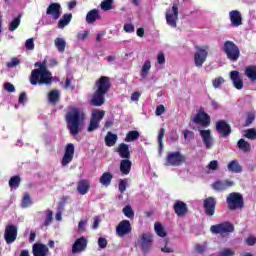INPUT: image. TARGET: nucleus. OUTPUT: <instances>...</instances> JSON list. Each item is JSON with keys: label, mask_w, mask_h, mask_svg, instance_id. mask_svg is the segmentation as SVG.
<instances>
[{"label": "nucleus", "mask_w": 256, "mask_h": 256, "mask_svg": "<svg viewBox=\"0 0 256 256\" xmlns=\"http://www.w3.org/2000/svg\"><path fill=\"white\" fill-rule=\"evenodd\" d=\"M173 209L177 217H185L187 213H189V208L187 207V203L177 200L174 205Z\"/></svg>", "instance_id": "nucleus-19"}, {"label": "nucleus", "mask_w": 256, "mask_h": 256, "mask_svg": "<svg viewBox=\"0 0 256 256\" xmlns=\"http://www.w3.org/2000/svg\"><path fill=\"white\" fill-rule=\"evenodd\" d=\"M151 70V61L146 60L142 66L141 77L145 79L147 75H149V71Z\"/></svg>", "instance_id": "nucleus-43"}, {"label": "nucleus", "mask_w": 256, "mask_h": 256, "mask_svg": "<svg viewBox=\"0 0 256 256\" xmlns=\"http://www.w3.org/2000/svg\"><path fill=\"white\" fill-rule=\"evenodd\" d=\"M211 233L214 235H227V233H233L235 231V226L230 222H223L220 224L212 225L210 227Z\"/></svg>", "instance_id": "nucleus-8"}, {"label": "nucleus", "mask_w": 256, "mask_h": 256, "mask_svg": "<svg viewBox=\"0 0 256 256\" xmlns=\"http://www.w3.org/2000/svg\"><path fill=\"white\" fill-rule=\"evenodd\" d=\"M116 151L118 155L121 157V159H131V151L129 150L128 144H119Z\"/></svg>", "instance_id": "nucleus-25"}, {"label": "nucleus", "mask_w": 256, "mask_h": 256, "mask_svg": "<svg viewBox=\"0 0 256 256\" xmlns=\"http://www.w3.org/2000/svg\"><path fill=\"white\" fill-rule=\"evenodd\" d=\"M111 181H113V174L111 172H104L99 178V183L104 187H109Z\"/></svg>", "instance_id": "nucleus-31"}, {"label": "nucleus", "mask_w": 256, "mask_h": 256, "mask_svg": "<svg viewBox=\"0 0 256 256\" xmlns=\"http://www.w3.org/2000/svg\"><path fill=\"white\" fill-rule=\"evenodd\" d=\"M138 243L143 251V253H149L151 246L153 245V235L149 233H144L139 236Z\"/></svg>", "instance_id": "nucleus-13"}, {"label": "nucleus", "mask_w": 256, "mask_h": 256, "mask_svg": "<svg viewBox=\"0 0 256 256\" xmlns=\"http://www.w3.org/2000/svg\"><path fill=\"white\" fill-rule=\"evenodd\" d=\"M101 9L103 11H111V9H113V0H104V1H102Z\"/></svg>", "instance_id": "nucleus-47"}, {"label": "nucleus", "mask_w": 256, "mask_h": 256, "mask_svg": "<svg viewBox=\"0 0 256 256\" xmlns=\"http://www.w3.org/2000/svg\"><path fill=\"white\" fill-rule=\"evenodd\" d=\"M117 139H118L117 134H113V132L111 131L107 132L104 138L106 147H115L117 143Z\"/></svg>", "instance_id": "nucleus-30"}, {"label": "nucleus", "mask_w": 256, "mask_h": 256, "mask_svg": "<svg viewBox=\"0 0 256 256\" xmlns=\"http://www.w3.org/2000/svg\"><path fill=\"white\" fill-rule=\"evenodd\" d=\"M131 231V222L129 220H122L116 227L118 237H125V235H129Z\"/></svg>", "instance_id": "nucleus-16"}, {"label": "nucleus", "mask_w": 256, "mask_h": 256, "mask_svg": "<svg viewBox=\"0 0 256 256\" xmlns=\"http://www.w3.org/2000/svg\"><path fill=\"white\" fill-rule=\"evenodd\" d=\"M229 211H237V209H243L245 207V201L243 195L237 192H232L226 199Z\"/></svg>", "instance_id": "nucleus-6"}, {"label": "nucleus", "mask_w": 256, "mask_h": 256, "mask_svg": "<svg viewBox=\"0 0 256 256\" xmlns=\"http://www.w3.org/2000/svg\"><path fill=\"white\" fill-rule=\"evenodd\" d=\"M131 167H133V162L129 158H124L120 161V172L122 175H129L131 173Z\"/></svg>", "instance_id": "nucleus-27"}, {"label": "nucleus", "mask_w": 256, "mask_h": 256, "mask_svg": "<svg viewBox=\"0 0 256 256\" xmlns=\"http://www.w3.org/2000/svg\"><path fill=\"white\" fill-rule=\"evenodd\" d=\"M222 51L225 53L227 59L232 61V63L239 61V58L241 57V50L239 49V46L231 40L224 42Z\"/></svg>", "instance_id": "nucleus-4"}, {"label": "nucleus", "mask_w": 256, "mask_h": 256, "mask_svg": "<svg viewBox=\"0 0 256 256\" xmlns=\"http://www.w3.org/2000/svg\"><path fill=\"white\" fill-rule=\"evenodd\" d=\"M216 207H217V200L214 197L209 196L208 198H205L203 200V209L207 217H213V215H215Z\"/></svg>", "instance_id": "nucleus-11"}, {"label": "nucleus", "mask_w": 256, "mask_h": 256, "mask_svg": "<svg viewBox=\"0 0 256 256\" xmlns=\"http://www.w3.org/2000/svg\"><path fill=\"white\" fill-rule=\"evenodd\" d=\"M139 137H141V133H139V131L137 130H132L126 134L124 141L126 143H133V141H137Z\"/></svg>", "instance_id": "nucleus-34"}, {"label": "nucleus", "mask_w": 256, "mask_h": 256, "mask_svg": "<svg viewBox=\"0 0 256 256\" xmlns=\"http://www.w3.org/2000/svg\"><path fill=\"white\" fill-rule=\"evenodd\" d=\"M209 169H211L212 171H217V169L219 168V162L217 160H212L209 165H208Z\"/></svg>", "instance_id": "nucleus-60"}, {"label": "nucleus", "mask_w": 256, "mask_h": 256, "mask_svg": "<svg viewBox=\"0 0 256 256\" xmlns=\"http://www.w3.org/2000/svg\"><path fill=\"white\" fill-rule=\"evenodd\" d=\"M246 243H247V245L252 247V245H255V243H256V237H253V236L248 237L246 239Z\"/></svg>", "instance_id": "nucleus-64"}, {"label": "nucleus", "mask_w": 256, "mask_h": 256, "mask_svg": "<svg viewBox=\"0 0 256 256\" xmlns=\"http://www.w3.org/2000/svg\"><path fill=\"white\" fill-rule=\"evenodd\" d=\"M98 246L100 247V249H105V247H107V239L100 237L98 239Z\"/></svg>", "instance_id": "nucleus-62"}, {"label": "nucleus", "mask_w": 256, "mask_h": 256, "mask_svg": "<svg viewBox=\"0 0 256 256\" xmlns=\"http://www.w3.org/2000/svg\"><path fill=\"white\" fill-rule=\"evenodd\" d=\"M184 163H187V156L175 151L167 153L164 165L165 167H181Z\"/></svg>", "instance_id": "nucleus-5"}, {"label": "nucleus", "mask_w": 256, "mask_h": 256, "mask_svg": "<svg viewBox=\"0 0 256 256\" xmlns=\"http://www.w3.org/2000/svg\"><path fill=\"white\" fill-rule=\"evenodd\" d=\"M122 211L125 217L128 219H133V217H135V212L133 211V207H131V205L125 206Z\"/></svg>", "instance_id": "nucleus-46"}, {"label": "nucleus", "mask_w": 256, "mask_h": 256, "mask_svg": "<svg viewBox=\"0 0 256 256\" xmlns=\"http://www.w3.org/2000/svg\"><path fill=\"white\" fill-rule=\"evenodd\" d=\"M103 117H105V110H93L87 131L91 133V131L99 129V123H101Z\"/></svg>", "instance_id": "nucleus-9"}, {"label": "nucleus", "mask_w": 256, "mask_h": 256, "mask_svg": "<svg viewBox=\"0 0 256 256\" xmlns=\"http://www.w3.org/2000/svg\"><path fill=\"white\" fill-rule=\"evenodd\" d=\"M96 91L92 94L90 105L93 107H101L105 105V95L109 93L111 89V78L109 76H101L96 82Z\"/></svg>", "instance_id": "nucleus-3"}, {"label": "nucleus", "mask_w": 256, "mask_h": 256, "mask_svg": "<svg viewBox=\"0 0 256 256\" xmlns=\"http://www.w3.org/2000/svg\"><path fill=\"white\" fill-rule=\"evenodd\" d=\"M60 94L59 90H51L48 93V100L52 105H57L59 103Z\"/></svg>", "instance_id": "nucleus-35"}, {"label": "nucleus", "mask_w": 256, "mask_h": 256, "mask_svg": "<svg viewBox=\"0 0 256 256\" xmlns=\"http://www.w3.org/2000/svg\"><path fill=\"white\" fill-rule=\"evenodd\" d=\"M33 205V200H31V195L28 192H25L22 197L21 207L27 209Z\"/></svg>", "instance_id": "nucleus-37"}, {"label": "nucleus", "mask_w": 256, "mask_h": 256, "mask_svg": "<svg viewBox=\"0 0 256 256\" xmlns=\"http://www.w3.org/2000/svg\"><path fill=\"white\" fill-rule=\"evenodd\" d=\"M245 75L251 81H256V66H248V67H246Z\"/></svg>", "instance_id": "nucleus-41"}, {"label": "nucleus", "mask_w": 256, "mask_h": 256, "mask_svg": "<svg viewBox=\"0 0 256 256\" xmlns=\"http://www.w3.org/2000/svg\"><path fill=\"white\" fill-rule=\"evenodd\" d=\"M4 90L8 93H15V86L9 82L4 84Z\"/></svg>", "instance_id": "nucleus-56"}, {"label": "nucleus", "mask_w": 256, "mask_h": 256, "mask_svg": "<svg viewBox=\"0 0 256 256\" xmlns=\"http://www.w3.org/2000/svg\"><path fill=\"white\" fill-rule=\"evenodd\" d=\"M73 157H75V144L68 143L64 149V156L61 161L62 167H67L73 161Z\"/></svg>", "instance_id": "nucleus-12"}, {"label": "nucleus", "mask_w": 256, "mask_h": 256, "mask_svg": "<svg viewBox=\"0 0 256 256\" xmlns=\"http://www.w3.org/2000/svg\"><path fill=\"white\" fill-rule=\"evenodd\" d=\"M50 223H53V211L46 210V218L41 227H49Z\"/></svg>", "instance_id": "nucleus-45"}, {"label": "nucleus", "mask_w": 256, "mask_h": 256, "mask_svg": "<svg viewBox=\"0 0 256 256\" xmlns=\"http://www.w3.org/2000/svg\"><path fill=\"white\" fill-rule=\"evenodd\" d=\"M67 129L73 137L81 133V126L85 123V112L77 107H72L65 116Z\"/></svg>", "instance_id": "nucleus-2"}, {"label": "nucleus", "mask_w": 256, "mask_h": 256, "mask_svg": "<svg viewBox=\"0 0 256 256\" xmlns=\"http://www.w3.org/2000/svg\"><path fill=\"white\" fill-rule=\"evenodd\" d=\"M87 249V238L80 237L75 240L74 244L72 245V253L75 255L77 253H82Z\"/></svg>", "instance_id": "nucleus-21"}, {"label": "nucleus", "mask_w": 256, "mask_h": 256, "mask_svg": "<svg viewBox=\"0 0 256 256\" xmlns=\"http://www.w3.org/2000/svg\"><path fill=\"white\" fill-rule=\"evenodd\" d=\"M72 19H73V14L71 13L64 14L58 22L59 29H65V27H67V24L71 23Z\"/></svg>", "instance_id": "nucleus-32"}, {"label": "nucleus", "mask_w": 256, "mask_h": 256, "mask_svg": "<svg viewBox=\"0 0 256 256\" xmlns=\"http://www.w3.org/2000/svg\"><path fill=\"white\" fill-rule=\"evenodd\" d=\"M237 147L243 153H249L251 151V144L243 138L238 140Z\"/></svg>", "instance_id": "nucleus-33"}, {"label": "nucleus", "mask_w": 256, "mask_h": 256, "mask_svg": "<svg viewBox=\"0 0 256 256\" xmlns=\"http://www.w3.org/2000/svg\"><path fill=\"white\" fill-rule=\"evenodd\" d=\"M72 79L67 77L64 84V89H71V91H75V86L71 85Z\"/></svg>", "instance_id": "nucleus-58"}, {"label": "nucleus", "mask_w": 256, "mask_h": 256, "mask_svg": "<svg viewBox=\"0 0 256 256\" xmlns=\"http://www.w3.org/2000/svg\"><path fill=\"white\" fill-rule=\"evenodd\" d=\"M165 139V128H160L159 132H158V152L159 155H161V153H163V140Z\"/></svg>", "instance_id": "nucleus-38"}, {"label": "nucleus", "mask_w": 256, "mask_h": 256, "mask_svg": "<svg viewBox=\"0 0 256 256\" xmlns=\"http://www.w3.org/2000/svg\"><path fill=\"white\" fill-rule=\"evenodd\" d=\"M183 135H184V139L186 141H190V139H193V137H194V133L191 130H184Z\"/></svg>", "instance_id": "nucleus-55"}, {"label": "nucleus", "mask_w": 256, "mask_h": 256, "mask_svg": "<svg viewBox=\"0 0 256 256\" xmlns=\"http://www.w3.org/2000/svg\"><path fill=\"white\" fill-rule=\"evenodd\" d=\"M87 37H89V31H84L82 33L77 34V39L79 41H85V39H87Z\"/></svg>", "instance_id": "nucleus-61"}, {"label": "nucleus", "mask_w": 256, "mask_h": 256, "mask_svg": "<svg viewBox=\"0 0 256 256\" xmlns=\"http://www.w3.org/2000/svg\"><path fill=\"white\" fill-rule=\"evenodd\" d=\"M46 15H50L54 21H57L61 17V4L57 2L51 3L46 10Z\"/></svg>", "instance_id": "nucleus-18"}, {"label": "nucleus", "mask_w": 256, "mask_h": 256, "mask_svg": "<svg viewBox=\"0 0 256 256\" xmlns=\"http://www.w3.org/2000/svg\"><path fill=\"white\" fill-rule=\"evenodd\" d=\"M228 171H231V173H241L243 171V168L239 164V161L237 160H232L228 164Z\"/></svg>", "instance_id": "nucleus-36"}, {"label": "nucleus", "mask_w": 256, "mask_h": 256, "mask_svg": "<svg viewBox=\"0 0 256 256\" xmlns=\"http://www.w3.org/2000/svg\"><path fill=\"white\" fill-rule=\"evenodd\" d=\"M223 83H225V79L220 76L213 80L212 85H213L214 89H219V87H221V85H223Z\"/></svg>", "instance_id": "nucleus-48"}, {"label": "nucleus", "mask_w": 256, "mask_h": 256, "mask_svg": "<svg viewBox=\"0 0 256 256\" xmlns=\"http://www.w3.org/2000/svg\"><path fill=\"white\" fill-rule=\"evenodd\" d=\"M216 131L220 137L227 138L231 135V125L226 120H219L216 122Z\"/></svg>", "instance_id": "nucleus-14"}, {"label": "nucleus", "mask_w": 256, "mask_h": 256, "mask_svg": "<svg viewBox=\"0 0 256 256\" xmlns=\"http://www.w3.org/2000/svg\"><path fill=\"white\" fill-rule=\"evenodd\" d=\"M200 137H202V141L206 147V149H211L213 147V137L211 136V130H199Z\"/></svg>", "instance_id": "nucleus-23"}, {"label": "nucleus", "mask_w": 256, "mask_h": 256, "mask_svg": "<svg viewBox=\"0 0 256 256\" xmlns=\"http://www.w3.org/2000/svg\"><path fill=\"white\" fill-rule=\"evenodd\" d=\"M125 33H135V25L133 24H125L124 25Z\"/></svg>", "instance_id": "nucleus-59"}, {"label": "nucleus", "mask_w": 256, "mask_h": 256, "mask_svg": "<svg viewBox=\"0 0 256 256\" xmlns=\"http://www.w3.org/2000/svg\"><path fill=\"white\" fill-rule=\"evenodd\" d=\"M245 137L246 139H256V129L250 128L246 130Z\"/></svg>", "instance_id": "nucleus-49"}, {"label": "nucleus", "mask_w": 256, "mask_h": 256, "mask_svg": "<svg viewBox=\"0 0 256 256\" xmlns=\"http://www.w3.org/2000/svg\"><path fill=\"white\" fill-rule=\"evenodd\" d=\"M163 113H165V106L163 104H160L156 107L155 115H157V117H160V115H163Z\"/></svg>", "instance_id": "nucleus-57"}, {"label": "nucleus", "mask_w": 256, "mask_h": 256, "mask_svg": "<svg viewBox=\"0 0 256 256\" xmlns=\"http://www.w3.org/2000/svg\"><path fill=\"white\" fill-rule=\"evenodd\" d=\"M20 63L21 61L18 60V58L14 57L11 59L10 62L7 63V67L9 68L17 67V65H19Z\"/></svg>", "instance_id": "nucleus-54"}, {"label": "nucleus", "mask_w": 256, "mask_h": 256, "mask_svg": "<svg viewBox=\"0 0 256 256\" xmlns=\"http://www.w3.org/2000/svg\"><path fill=\"white\" fill-rule=\"evenodd\" d=\"M172 12L173 14L166 12V22L167 25H169L170 27H177V19H179V8L177 7V5H173L172 6Z\"/></svg>", "instance_id": "nucleus-17"}, {"label": "nucleus", "mask_w": 256, "mask_h": 256, "mask_svg": "<svg viewBox=\"0 0 256 256\" xmlns=\"http://www.w3.org/2000/svg\"><path fill=\"white\" fill-rule=\"evenodd\" d=\"M101 223V218L99 216L94 217V222L92 225V229H99V224Z\"/></svg>", "instance_id": "nucleus-63"}, {"label": "nucleus", "mask_w": 256, "mask_h": 256, "mask_svg": "<svg viewBox=\"0 0 256 256\" xmlns=\"http://www.w3.org/2000/svg\"><path fill=\"white\" fill-rule=\"evenodd\" d=\"M8 185L11 187V189L19 188V185H21V177L19 175L12 176L8 182Z\"/></svg>", "instance_id": "nucleus-42"}, {"label": "nucleus", "mask_w": 256, "mask_h": 256, "mask_svg": "<svg viewBox=\"0 0 256 256\" xmlns=\"http://www.w3.org/2000/svg\"><path fill=\"white\" fill-rule=\"evenodd\" d=\"M230 78L232 80V83L235 89H238V90L243 89V79L239 77V71H231Z\"/></svg>", "instance_id": "nucleus-26"}, {"label": "nucleus", "mask_w": 256, "mask_h": 256, "mask_svg": "<svg viewBox=\"0 0 256 256\" xmlns=\"http://www.w3.org/2000/svg\"><path fill=\"white\" fill-rule=\"evenodd\" d=\"M97 19H101V15H99V10L92 9L86 14V23L91 25L97 21Z\"/></svg>", "instance_id": "nucleus-29"}, {"label": "nucleus", "mask_w": 256, "mask_h": 256, "mask_svg": "<svg viewBox=\"0 0 256 256\" xmlns=\"http://www.w3.org/2000/svg\"><path fill=\"white\" fill-rule=\"evenodd\" d=\"M229 19L232 27H240V25H243V16L239 10L230 11Z\"/></svg>", "instance_id": "nucleus-20"}, {"label": "nucleus", "mask_w": 256, "mask_h": 256, "mask_svg": "<svg viewBox=\"0 0 256 256\" xmlns=\"http://www.w3.org/2000/svg\"><path fill=\"white\" fill-rule=\"evenodd\" d=\"M21 17L22 15L19 14L18 17L14 18L13 21L10 23L9 31H15L21 25Z\"/></svg>", "instance_id": "nucleus-44"}, {"label": "nucleus", "mask_w": 256, "mask_h": 256, "mask_svg": "<svg viewBox=\"0 0 256 256\" xmlns=\"http://www.w3.org/2000/svg\"><path fill=\"white\" fill-rule=\"evenodd\" d=\"M212 187L215 191H226L229 187H233V182L229 180L216 181Z\"/></svg>", "instance_id": "nucleus-28"}, {"label": "nucleus", "mask_w": 256, "mask_h": 256, "mask_svg": "<svg viewBox=\"0 0 256 256\" xmlns=\"http://www.w3.org/2000/svg\"><path fill=\"white\" fill-rule=\"evenodd\" d=\"M118 189L120 193L127 191V179H121L118 184Z\"/></svg>", "instance_id": "nucleus-51"}, {"label": "nucleus", "mask_w": 256, "mask_h": 256, "mask_svg": "<svg viewBox=\"0 0 256 256\" xmlns=\"http://www.w3.org/2000/svg\"><path fill=\"white\" fill-rule=\"evenodd\" d=\"M54 45L58 49L59 53H64L67 42H65V39L58 37L54 40Z\"/></svg>", "instance_id": "nucleus-39"}, {"label": "nucleus", "mask_w": 256, "mask_h": 256, "mask_svg": "<svg viewBox=\"0 0 256 256\" xmlns=\"http://www.w3.org/2000/svg\"><path fill=\"white\" fill-rule=\"evenodd\" d=\"M25 47L28 51H33V49H35V40L33 38L27 39Z\"/></svg>", "instance_id": "nucleus-50"}, {"label": "nucleus", "mask_w": 256, "mask_h": 256, "mask_svg": "<svg viewBox=\"0 0 256 256\" xmlns=\"http://www.w3.org/2000/svg\"><path fill=\"white\" fill-rule=\"evenodd\" d=\"M154 231L158 237H167V231L160 222L154 224Z\"/></svg>", "instance_id": "nucleus-40"}, {"label": "nucleus", "mask_w": 256, "mask_h": 256, "mask_svg": "<svg viewBox=\"0 0 256 256\" xmlns=\"http://www.w3.org/2000/svg\"><path fill=\"white\" fill-rule=\"evenodd\" d=\"M253 121H255V114L249 113L245 121V127H249Z\"/></svg>", "instance_id": "nucleus-53"}, {"label": "nucleus", "mask_w": 256, "mask_h": 256, "mask_svg": "<svg viewBox=\"0 0 256 256\" xmlns=\"http://www.w3.org/2000/svg\"><path fill=\"white\" fill-rule=\"evenodd\" d=\"M209 45L204 46H195L194 53V65L195 67H203V63L207 61V57H209Z\"/></svg>", "instance_id": "nucleus-7"}, {"label": "nucleus", "mask_w": 256, "mask_h": 256, "mask_svg": "<svg viewBox=\"0 0 256 256\" xmlns=\"http://www.w3.org/2000/svg\"><path fill=\"white\" fill-rule=\"evenodd\" d=\"M34 67H39V69L31 71L29 81L32 85L49 86L53 83V74L47 69V59L42 62H36Z\"/></svg>", "instance_id": "nucleus-1"}, {"label": "nucleus", "mask_w": 256, "mask_h": 256, "mask_svg": "<svg viewBox=\"0 0 256 256\" xmlns=\"http://www.w3.org/2000/svg\"><path fill=\"white\" fill-rule=\"evenodd\" d=\"M89 189H91V183L87 179H82L78 182L77 192L79 195H87L89 193Z\"/></svg>", "instance_id": "nucleus-24"}, {"label": "nucleus", "mask_w": 256, "mask_h": 256, "mask_svg": "<svg viewBox=\"0 0 256 256\" xmlns=\"http://www.w3.org/2000/svg\"><path fill=\"white\" fill-rule=\"evenodd\" d=\"M4 239L7 245H11V243H15L17 239V226L7 225L4 232Z\"/></svg>", "instance_id": "nucleus-15"}, {"label": "nucleus", "mask_w": 256, "mask_h": 256, "mask_svg": "<svg viewBox=\"0 0 256 256\" xmlns=\"http://www.w3.org/2000/svg\"><path fill=\"white\" fill-rule=\"evenodd\" d=\"M32 253L34 256H47L49 255V247L43 243H34Z\"/></svg>", "instance_id": "nucleus-22"}, {"label": "nucleus", "mask_w": 256, "mask_h": 256, "mask_svg": "<svg viewBox=\"0 0 256 256\" xmlns=\"http://www.w3.org/2000/svg\"><path fill=\"white\" fill-rule=\"evenodd\" d=\"M218 256H235V251L229 248H224L222 251L219 252Z\"/></svg>", "instance_id": "nucleus-52"}, {"label": "nucleus", "mask_w": 256, "mask_h": 256, "mask_svg": "<svg viewBox=\"0 0 256 256\" xmlns=\"http://www.w3.org/2000/svg\"><path fill=\"white\" fill-rule=\"evenodd\" d=\"M192 122L196 125H201L202 127H209V125H211V116H209L203 108H200L198 113L192 119Z\"/></svg>", "instance_id": "nucleus-10"}]
</instances>
